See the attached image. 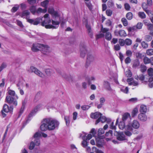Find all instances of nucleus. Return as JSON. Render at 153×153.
Here are the masks:
<instances>
[{"instance_id": "nucleus-1", "label": "nucleus", "mask_w": 153, "mask_h": 153, "mask_svg": "<svg viewBox=\"0 0 153 153\" xmlns=\"http://www.w3.org/2000/svg\"><path fill=\"white\" fill-rule=\"evenodd\" d=\"M8 94L9 96H7L6 98V100L7 102L10 104H12L14 106H16L17 105L16 100L18 98L17 96L15 94L14 91L10 89H8Z\"/></svg>"}, {"instance_id": "nucleus-2", "label": "nucleus", "mask_w": 153, "mask_h": 153, "mask_svg": "<svg viewBox=\"0 0 153 153\" xmlns=\"http://www.w3.org/2000/svg\"><path fill=\"white\" fill-rule=\"evenodd\" d=\"M30 14V13L28 10H25L22 12L20 16L22 18H26L28 22L34 25H38L42 21V19L40 17L34 19L28 18L27 16L29 15Z\"/></svg>"}, {"instance_id": "nucleus-3", "label": "nucleus", "mask_w": 153, "mask_h": 153, "mask_svg": "<svg viewBox=\"0 0 153 153\" xmlns=\"http://www.w3.org/2000/svg\"><path fill=\"white\" fill-rule=\"evenodd\" d=\"M44 122L47 123L48 129L52 130L57 127L59 125V122L56 120L52 118L44 119Z\"/></svg>"}, {"instance_id": "nucleus-4", "label": "nucleus", "mask_w": 153, "mask_h": 153, "mask_svg": "<svg viewBox=\"0 0 153 153\" xmlns=\"http://www.w3.org/2000/svg\"><path fill=\"white\" fill-rule=\"evenodd\" d=\"M49 15L48 14H45L43 17L44 19L43 20L42 18H40L42 19V21L39 23L41 22V25L42 26L45 27L46 28L50 29V27H52V26H51L50 24L51 22V20L50 17H49Z\"/></svg>"}, {"instance_id": "nucleus-5", "label": "nucleus", "mask_w": 153, "mask_h": 153, "mask_svg": "<svg viewBox=\"0 0 153 153\" xmlns=\"http://www.w3.org/2000/svg\"><path fill=\"white\" fill-rule=\"evenodd\" d=\"M42 136L44 137H46L47 136V134L41 132H36L33 136V138L35 139V142L36 145L39 146L40 144L39 138Z\"/></svg>"}, {"instance_id": "nucleus-6", "label": "nucleus", "mask_w": 153, "mask_h": 153, "mask_svg": "<svg viewBox=\"0 0 153 153\" xmlns=\"http://www.w3.org/2000/svg\"><path fill=\"white\" fill-rule=\"evenodd\" d=\"M29 71L34 73L41 77L44 78L45 77V75L42 72L34 66H32L30 67Z\"/></svg>"}, {"instance_id": "nucleus-7", "label": "nucleus", "mask_w": 153, "mask_h": 153, "mask_svg": "<svg viewBox=\"0 0 153 153\" xmlns=\"http://www.w3.org/2000/svg\"><path fill=\"white\" fill-rule=\"evenodd\" d=\"M126 123L121 121L120 122L119 124V127L121 129H123L124 128L126 130H129L130 131H132L133 129L130 125L128 124L126 126H125Z\"/></svg>"}, {"instance_id": "nucleus-8", "label": "nucleus", "mask_w": 153, "mask_h": 153, "mask_svg": "<svg viewBox=\"0 0 153 153\" xmlns=\"http://www.w3.org/2000/svg\"><path fill=\"white\" fill-rule=\"evenodd\" d=\"M42 104H40L36 107L34 109L32 110L26 120V122L27 123L30 120V118L37 111L38 109L40 108L42 106Z\"/></svg>"}, {"instance_id": "nucleus-9", "label": "nucleus", "mask_w": 153, "mask_h": 153, "mask_svg": "<svg viewBox=\"0 0 153 153\" xmlns=\"http://www.w3.org/2000/svg\"><path fill=\"white\" fill-rule=\"evenodd\" d=\"M101 31L103 33H106L105 35V37L106 40L110 41L111 39L112 36L111 33L108 32L109 29L103 28V27H102L101 28Z\"/></svg>"}, {"instance_id": "nucleus-10", "label": "nucleus", "mask_w": 153, "mask_h": 153, "mask_svg": "<svg viewBox=\"0 0 153 153\" xmlns=\"http://www.w3.org/2000/svg\"><path fill=\"white\" fill-rule=\"evenodd\" d=\"M122 120L123 122L129 124L131 120L130 114L128 113H124L122 116Z\"/></svg>"}, {"instance_id": "nucleus-11", "label": "nucleus", "mask_w": 153, "mask_h": 153, "mask_svg": "<svg viewBox=\"0 0 153 153\" xmlns=\"http://www.w3.org/2000/svg\"><path fill=\"white\" fill-rule=\"evenodd\" d=\"M80 56L82 58H84L85 56L87 53L86 46L84 43H82L80 44Z\"/></svg>"}, {"instance_id": "nucleus-12", "label": "nucleus", "mask_w": 153, "mask_h": 153, "mask_svg": "<svg viewBox=\"0 0 153 153\" xmlns=\"http://www.w3.org/2000/svg\"><path fill=\"white\" fill-rule=\"evenodd\" d=\"M94 60V56L92 55H88L87 58V61L85 65L86 68H88L91 63Z\"/></svg>"}, {"instance_id": "nucleus-13", "label": "nucleus", "mask_w": 153, "mask_h": 153, "mask_svg": "<svg viewBox=\"0 0 153 153\" xmlns=\"http://www.w3.org/2000/svg\"><path fill=\"white\" fill-rule=\"evenodd\" d=\"M48 12L51 14L53 19H59V14L57 12L54 11L53 8H49Z\"/></svg>"}, {"instance_id": "nucleus-14", "label": "nucleus", "mask_w": 153, "mask_h": 153, "mask_svg": "<svg viewBox=\"0 0 153 153\" xmlns=\"http://www.w3.org/2000/svg\"><path fill=\"white\" fill-rule=\"evenodd\" d=\"M53 19V20H52V25H51V26H51L52 27H50V29H56L58 27L59 24V22L58 20H60V17H59V19Z\"/></svg>"}, {"instance_id": "nucleus-15", "label": "nucleus", "mask_w": 153, "mask_h": 153, "mask_svg": "<svg viewBox=\"0 0 153 153\" xmlns=\"http://www.w3.org/2000/svg\"><path fill=\"white\" fill-rule=\"evenodd\" d=\"M115 134L117 136V139L118 140L123 141L126 140L125 136L123 132H116Z\"/></svg>"}, {"instance_id": "nucleus-16", "label": "nucleus", "mask_w": 153, "mask_h": 153, "mask_svg": "<svg viewBox=\"0 0 153 153\" xmlns=\"http://www.w3.org/2000/svg\"><path fill=\"white\" fill-rule=\"evenodd\" d=\"M41 46H42V44L39 43L33 44L31 49L33 51L36 52L41 49Z\"/></svg>"}, {"instance_id": "nucleus-17", "label": "nucleus", "mask_w": 153, "mask_h": 153, "mask_svg": "<svg viewBox=\"0 0 153 153\" xmlns=\"http://www.w3.org/2000/svg\"><path fill=\"white\" fill-rule=\"evenodd\" d=\"M115 34L117 36L118 35L121 37H125L126 36V33L125 31L123 30H121L119 31H118L117 30L114 31Z\"/></svg>"}, {"instance_id": "nucleus-18", "label": "nucleus", "mask_w": 153, "mask_h": 153, "mask_svg": "<svg viewBox=\"0 0 153 153\" xmlns=\"http://www.w3.org/2000/svg\"><path fill=\"white\" fill-rule=\"evenodd\" d=\"M128 124L131 126L133 129V128L134 129H138L140 127L139 123L136 120H133L131 124L129 123Z\"/></svg>"}, {"instance_id": "nucleus-19", "label": "nucleus", "mask_w": 153, "mask_h": 153, "mask_svg": "<svg viewBox=\"0 0 153 153\" xmlns=\"http://www.w3.org/2000/svg\"><path fill=\"white\" fill-rule=\"evenodd\" d=\"M138 117L140 120L142 122L146 121L147 120V117L146 115L142 113L139 114Z\"/></svg>"}, {"instance_id": "nucleus-20", "label": "nucleus", "mask_w": 153, "mask_h": 153, "mask_svg": "<svg viewBox=\"0 0 153 153\" xmlns=\"http://www.w3.org/2000/svg\"><path fill=\"white\" fill-rule=\"evenodd\" d=\"M96 145L98 147L101 146L104 143V140L99 137L96 139Z\"/></svg>"}, {"instance_id": "nucleus-21", "label": "nucleus", "mask_w": 153, "mask_h": 153, "mask_svg": "<svg viewBox=\"0 0 153 153\" xmlns=\"http://www.w3.org/2000/svg\"><path fill=\"white\" fill-rule=\"evenodd\" d=\"M103 87L106 90L111 91L112 90L110 83L107 81H104L103 83Z\"/></svg>"}, {"instance_id": "nucleus-22", "label": "nucleus", "mask_w": 153, "mask_h": 153, "mask_svg": "<svg viewBox=\"0 0 153 153\" xmlns=\"http://www.w3.org/2000/svg\"><path fill=\"white\" fill-rule=\"evenodd\" d=\"M13 109V106H11L10 108H9L8 105L5 104L4 105L3 110L5 112L7 113L9 111H12Z\"/></svg>"}, {"instance_id": "nucleus-23", "label": "nucleus", "mask_w": 153, "mask_h": 153, "mask_svg": "<svg viewBox=\"0 0 153 153\" xmlns=\"http://www.w3.org/2000/svg\"><path fill=\"white\" fill-rule=\"evenodd\" d=\"M40 128L42 131H45L48 129V126L47 123L44 122V119L42 121V123L40 126Z\"/></svg>"}, {"instance_id": "nucleus-24", "label": "nucleus", "mask_w": 153, "mask_h": 153, "mask_svg": "<svg viewBox=\"0 0 153 153\" xmlns=\"http://www.w3.org/2000/svg\"><path fill=\"white\" fill-rule=\"evenodd\" d=\"M86 135L87 134H85V135L83 136H82L81 135H80V137H81L82 139L83 140L82 143V146L84 147H86L88 145L87 141L86 140H85Z\"/></svg>"}, {"instance_id": "nucleus-25", "label": "nucleus", "mask_w": 153, "mask_h": 153, "mask_svg": "<svg viewBox=\"0 0 153 153\" xmlns=\"http://www.w3.org/2000/svg\"><path fill=\"white\" fill-rule=\"evenodd\" d=\"M102 114L99 112H96L94 113H92L91 115V117L93 119H97L100 118Z\"/></svg>"}, {"instance_id": "nucleus-26", "label": "nucleus", "mask_w": 153, "mask_h": 153, "mask_svg": "<svg viewBox=\"0 0 153 153\" xmlns=\"http://www.w3.org/2000/svg\"><path fill=\"white\" fill-rule=\"evenodd\" d=\"M106 118L104 116H102V115H101L100 118H99L96 121L95 124H97L100 122H101L102 123H103L106 121Z\"/></svg>"}, {"instance_id": "nucleus-27", "label": "nucleus", "mask_w": 153, "mask_h": 153, "mask_svg": "<svg viewBox=\"0 0 153 153\" xmlns=\"http://www.w3.org/2000/svg\"><path fill=\"white\" fill-rule=\"evenodd\" d=\"M42 46H41V49L43 51H44L45 52H49V49L50 48V47L48 45L42 44Z\"/></svg>"}, {"instance_id": "nucleus-28", "label": "nucleus", "mask_w": 153, "mask_h": 153, "mask_svg": "<svg viewBox=\"0 0 153 153\" xmlns=\"http://www.w3.org/2000/svg\"><path fill=\"white\" fill-rule=\"evenodd\" d=\"M147 109L146 106L144 105H141L140 108V111L141 113H145L146 112Z\"/></svg>"}, {"instance_id": "nucleus-29", "label": "nucleus", "mask_w": 153, "mask_h": 153, "mask_svg": "<svg viewBox=\"0 0 153 153\" xmlns=\"http://www.w3.org/2000/svg\"><path fill=\"white\" fill-rule=\"evenodd\" d=\"M146 78V76H145L143 75H140L139 76H137V77H135V78L136 79H139L141 81L144 80L145 82H147Z\"/></svg>"}, {"instance_id": "nucleus-30", "label": "nucleus", "mask_w": 153, "mask_h": 153, "mask_svg": "<svg viewBox=\"0 0 153 153\" xmlns=\"http://www.w3.org/2000/svg\"><path fill=\"white\" fill-rule=\"evenodd\" d=\"M64 119L65 121L66 124L67 126L69 125L70 123L71 118L69 116H65L64 117Z\"/></svg>"}, {"instance_id": "nucleus-31", "label": "nucleus", "mask_w": 153, "mask_h": 153, "mask_svg": "<svg viewBox=\"0 0 153 153\" xmlns=\"http://www.w3.org/2000/svg\"><path fill=\"white\" fill-rule=\"evenodd\" d=\"M41 93L40 92H38L36 94L34 101L35 102H36L41 97Z\"/></svg>"}, {"instance_id": "nucleus-32", "label": "nucleus", "mask_w": 153, "mask_h": 153, "mask_svg": "<svg viewBox=\"0 0 153 153\" xmlns=\"http://www.w3.org/2000/svg\"><path fill=\"white\" fill-rule=\"evenodd\" d=\"M126 17L128 20H131L133 18V14L131 12H128L126 14Z\"/></svg>"}, {"instance_id": "nucleus-33", "label": "nucleus", "mask_w": 153, "mask_h": 153, "mask_svg": "<svg viewBox=\"0 0 153 153\" xmlns=\"http://www.w3.org/2000/svg\"><path fill=\"white\" fill-rule=\"evenodd\" d=\"M138 16L142 19H144L146 18V15L144 12H139L138 13Z\"/></svg>"}, {"instance_id": "nucleus-34", "label": "nucleus", "mask_w": 153, "mask_h": 153, "mask_svg": "<svg viewBox=\"0 0 153 153\" xmlns=\"http://www.w3.org/2000/svg\"><path fill=\"white\" fill-rule=\"evenodd\" d=\"M85 5L87 7L90 11H92L93 9V6L91 2H89L87 3H85Z\"/></svg>"}, {"instance_id": "nucleus-35", "label": "nucleus", "mask_w": 153, "mask_h": 153, "mask_svg": "<svg viewBox=\"0 0 153 153\" xmlns=\"http://www.w3.org/2000/svg\"><path fill=\"white\" fill-rule=\"evenodd\" d=\"M47 11V9L45 8H44L43 9H42L41 8H39L38 9L36 12V13H45Z\"/></svg>"}, {"instance_id": "nucleus-36", "label": "nucleus", "mask_w": 153, "mask_h": 153, "mask_svg": "<svg viewBox=\"0 0 153 153\" xmlns=\"http://www.w3.org/2000/svg\"><path fill=\"white\" fill-rule=\"evenodd\" d=\"M120 90L123 93L127 94L128 93V88L127 87H125L123 86L120 88Z\"/></svg>"}, {"instance_id": "nucleus-37", "label": "nucleus", "mask_w": 153, "mask_h": 153, "mask_svg": "<svg viewBox=\"0 0 153 153\" xmlns=\"http://www.w3.org/2000/svg\"><path fill=\"white\" fill-rule=\"evenodd\" d=\"M138 112V109L137 108H135L133 110L131 113V116L132 117H134L136 116Z\"/></svg>"}, {"instance_id": "nucleus-38", "label": "nucleus", "mask_w": 153, "mask_h": 153, "mask_svg": "<svg viewBox=\"0 0 153 153\" xmlns=\"http://www.w3.org/2000/svg\"><path fill=\"white\" fill-rule=\"evenodd\" d=\"M125 41V44L128 46L131 45L132 43V40L129 39H126Z\"/></svg>"}, {"instance_id": "nucleus-39", "label": "nucleus", "mask_w": 153, "mask_h": 153, "mask_svg": "<svg viewBox=\"0 0 153 153\" xmlns=\"http://www.w3.org/2000/svg\"><path fill=\"white\" fill-rule=\"evenodd\" d=\"M86 27L87 29V31L89 34L91 36L92 35V33H91V30L90 26L87 24L86 25Z\"/></svg>"}, {"instance_id": "nucleus-40", "label": "nucleus", "mask_w": 153, "mask_h": 153, "mask_svg": "<svg viewBox=\"0 0 153 153\" xmlns=\"http://www.w3.org/2000/svg\"><path fill=\"white\" fill-rule=\"evenodd\" d=\"M48 1L47 0H45L43 2H41V5L44 7H45V8H46L47 9V5L48 4Z\"/></svg>"}, {"instance_id": "nucleus-41", "label": "nucleus", "mask_w": 153, "mask_h": 153, "mask_svg": "<svg viewBox=\"0 0 153 153\" xmlns=\"http://www.w3.org/2000/svg\"><path fill=\"white\" fill-rule=\"evenodd\" d=\"M46 74L48 76H51L53 73L52 70L50 69H47L45 70Z\"/></svg>"}, {"instance_id": "nucleus-42", "label": "nucleus", "mask_w": 153, "mask_h": 153, "mask_svg": "<svg viewBox=\"0 0 153 153\" xmlns=\"http://www.w3.org/2000/svg\"><path fill=\"white\" fill-rule=\"evenodd\" d=\"M140 71L142 72H143L145 71L147 69L146 66L144 65L141 64L140 66Z\"/></svg>"}, {"instance_id": "nucleus-43", "label": "nucleus", "mask_w": 153, "mask_h": 153, "mask_svg": "<svg viewBox=\"0 0 153 153\" xmlns=\"http://www.w3.org/2000/svg\"><path fill=\"white\" fill-rule=\"evenodd\" d=\"M146 54L149 56L153 55V49H150L147 50L146 51Z\"/></svg>"}, {"instance_id": "nucleus-44", "label": "nucleus", "mask_w": 153, "mask_h": 153, "mask_svg": "<svg viewBox=\"0 0 153 153\" xmlns=\"http://www.w3.org/2000/svg\"><path fill=\"white\" fill-rule=\"evenodd\" d=\"M143 62L145 64L151 63V59H149L147 57H145L143 59Z\"/></svg>"}, {"instance_id": "nucleus-45", "label": "nucleus", "mask_w": 153, "mask_h": 153, "mask_svg": "<svg viewBox=\"0 0 153 153\" xmlns=\"http://www.w3.org/2000/svg\"><path fill=\"white\" fill-rule=\"evenodd\" d=\"M95 80V77L94 76H92L90 78L88 79L87 80L88 84L90 85L91 84L92 81H94Z\"/></svg>"}, {"instance_id": "nucleus-46", "label": "nucleus", "mask_w": 153, "mask_h": 153, "mask_svg": "<svg viewBox=\"0 0 153 153\" xmlns=\"http://www.w3.org/2000/svg\"><path fill=\"white\" fill-rule=\"evenodd\" d=\"M29 10L32 13L34 14L36 12V7L35 6H32L30 7Z\"/></svg>"}, {"instance_id": "nucleus-47", "label": "nucleus", "mask_w": 153, "mask_h": 153, "mask_svg": "<svg viewBox=\"0 0 153 153\" xmlns=\"http://www.w3.org/2000/svg\"><path fill=\"white\" fill-rule=\"evenodd\" d=\"M92 151L96 153H103V152L98 149L96 147H93L92 148Z\"/></svg>"}, {"instance_id": "nucleus-48", "label": "nucleus", "mask_w": 153, "mask_h": 153, "mask_svg": "<svg viewBox=\"0 0 153 153\" xmlns=\"http://www.w3.org/2000/svg\"><path fill=\"white\" fill-rule=\"evenodd\" d=\"M34 142H33V141L31 142L29 146V149L30 150L33 149L35 145H36L35 142V139L34 138ZM36 146L37 145H36Z\"/></svg>"}, {"instance_id": "nucleus-49", "label": "nucleus", "mask_w": 153, "mask_h": 153, "mask_svg": "<svg viewBox=\"0 0 153 153\" xmlns=\"http://www.w3.org/2000/svg\"><path fill=\"white\" fill-rule=\"evenodd\" d=\"M121 21L122 22L124 26H126L128 25V21L125 18H122L121 19Z\"/></svg>"}, {"instance_id": "nucleus-50", "label": "nucleus", "mask_w": 153, "mask_h": 153, "mask_svg": "<svg viewBox=\"0 0 153 153\" xmlns=\"http://www.w3.org/2000/svg\"><path fill=\"white\" fill-rule=\"evenodd\" d=\"M118 42L120 45L122 46H124L125 45V40L121 39H119Z\"/></svg>"}, {"instance_id": "nucleus-51", "label": "nucleus", "mask_w": 153, "mask_h": 153, "mask_svg": "<svg viewBox=\"0 0 153 153\" xmlns=\"http://www.w3.org/2000/svg\"><path fill=\"white\" fill-rule=\"evenodd\" d=\"M148 76H153V69L150 68L148 70Z\"/></svg>"}, {"instance_id": "nucleus-52", "label": "nucleus", "mask_w": 153, "mask_h": 153, "mask_svg": "<svg viewBox=\"0 0 153 153\" xmlns=\"http://www.w3.org/2000/svg\"><path fill=\"white\" fill-rule=\"evenodd\" d=\"M104 133V131L103 128H100L99 129L98 131V136L99 137L101 135L103 134Z\"/></svg>"}, {"instance_id": "nucleus-53", "label": "nucleus", "mask_w": 153, "mask_h": 153, "mask_svg": "<svg viewBox=\"0 0 153 153\" xmlns=\"http://www.w3.org/2000/svg\"><path fill=\"white\" fill-rule=\"evenodd\" d=\"M141 45L143 48H148V45L147 43H146L144 41H143L141 42Z\"/></svg>"}, {"instance_id": "nucleus-54", "label": "nucleus", "mask_w": 153, "mask_h": 153, "mask_svg": "<svg viewBox=\"0 0 153 153\" xmlns=\"http://www.w3.org/2000/svg\"><path fill=\"white\" fill-rule=\"evenodd\" d=\"M152 39V37L149 35H146L145 36V40L147 42L150 41Z\"/></svg>"}, {"instance_id": "nucleus-55", "label": "nucleus", "mask_w": 153, "mask_h": 153, "mask_svg": "<svg viewBox=\"0 0 153 153\" xmlns=\"http://www.w3.org/2000/svg\"><path fill=\"white\" fill-rule=\"evenodd\" d=\"M148 5L146 4L145 2H143L142 4V7L143 10H146L148 8Z\"/></svg>"}, {"instance_id": "nucleus-56", "label": "nucleus", "mask_w": 153, "mask_h": 153, "mask_svg": "<svg viewBox=\"0 0 153 153\" xmlns=\"http://www.w3.org/2000/svg\"><path fill=\"white\" fill-rule=\"evenodd\" d=\"M146 80L147 81L151 82L153 81V77L152 76H146Z\"/></svg>"}, {"instance_id": "nucleus-57", "label": "nucleus", "mask_w": 153, "mask_h": 153, "mask_svg": "<svg viewBox=\"0 0 153 153\" xmlns=\"http://www.w3.org/2000/svg\"><path fill=\"white\" fill-rule=\"evenodd\" d=\"M19 6L18 5H16L15 6L13 7L11 11L12 12H16L19 8Z\"/></svg>"}, {"instance_id": "nucleus-58", "label": "nucleus", "mask_w": 153, "mask_h": 153, "mask_svg": "<svg viewBox=\"0 0 153 153\" xmlns=\"http://www.w3.org/2000/svg\"><path fill=\"white\" fill-rule=\"evenodd\" d=\"M23 84L22 81H19L16 84V86L18 87V89H20L23 86Z\"/></svg>"}, {"instance_id": "nucleus-59", "label": "nucleus", "mask_w": 153, "mask_h": 153, "mask_svg": "<svg viewBox=\"0 0 153 153\" xmlns=\"http://www.w3.org/2000/svg\"><path fill=\"white\" fill-rule=\"evenodd\" d=\"M140 65V62L138 60H136L134 62L133 65V67L136 68L139 66Z\"/></svg>"}, {"instance_id": "nucleus-60", "label": "nucleus", "mask_w": 153, "mask_h": 153, "mask_svg": "<svg viewBox=\"0 0 153 153\" xmlns=\"http://www.w3.org/2000/svg\"><path fill=\"white\" fill-rule=\"evenodd\" d=\"M143 25V24L142 23L139 22L137 24L136 27L137 29H140L142 28Z\"/></svg>"}, {"instance_id": "nucleus-61", "label": "nucleus", "mask_w": 153, "mask_h": 153, "mask_svg": "<svg viewBox=\"0 0 153 153\" xmlns=\"http://www.w3.org/2000/svg\"><path fill=\"white\" fill-rule=\"evenodd\" d=\"M114 49L116 51L120 50V47L119 45L117 44L116 45H115L114 46Z\"/></svg>"}, {"instance_id": "nucleus-62", "label": "nucleus", "mask_w": 153, "mask_h": 153, "mask_svg": "<svg viewBox=\"0 0 153 153\" xmlns=\"http://www.w3.org/2000/svg\"><path fill=\"white\" fill-rule=\"evenodd\" d=\"M112 131L111 130H110L108 132H106L105 136L107 137H111L112 136Z\"/></svg>"}, {"instance_id": "nucleus-63", "label": "nucleus", "mask_w": 153, "mask_h": 153, "mask_svg": "<svg viewBox=\"0 0 153 153\" xmlns=\"http://www.w3.org/2000/svg\"><path fill=\"white\" fill-rule=\"evenodd\" d=\"M7 64L5 63H3L0 67V72H1L3 69L7 67Z\"/></svg>"}, {"instance_id": "nucleus-64", "label": "nucleus", "mask_w": 153, "mask_h": 153, "mask_svg": "<svg viewBox=\"0 0 153 153\" xmlns=\"http://www.w3.org/2000/svg\"><path fill=\"white\" fill-rule=\"evenodd\" d=\"M148 29L150 30V31L153 30V24H150L148 25Z\"/></svg>"}]
</instances>
